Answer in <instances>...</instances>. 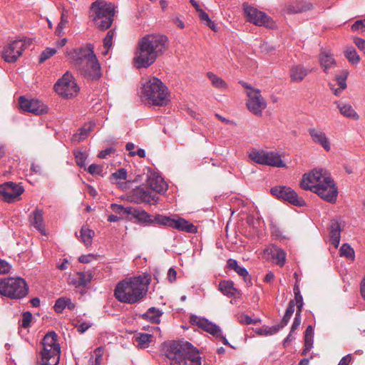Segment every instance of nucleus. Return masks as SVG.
Segmentation results:
<instances>
[{"instance_id": "f257e3e1", "label": "nucleus", "mask_w": 365, "mask_h": 365, "mask_svg": "<svg viewBox=\"0 0 365 365\" xmlns=\"http://www.w3.org/2000/svg\"><path fill=\"white\" fill-rule=\"evenodd\" d=\"M168 48V39L159 34H147L138 42L133 57L135 68H148Z\"/></svg>"}, {"instance_id": "6ab92c4d", "label": "nucleus", "mask_w": 365, "mask_h": 365, "mask_svg": "<svg viewBox=\"0 0 365 365\" xmlns=\"http://www.w3.org/2000/svg\"><path fill=\"white\" fill-rule=\"evenodd\" d=\"M20 108L27 112L41 115L47 112L46 106L41 101L36 99H26L21 96L19 99Z\"/></svg>"}, {"instance_id": "423d86ee", "label": "nucleus", "mask_w": 365, "mask_h": 365, "mask_svg": "<svg viewBox=\"0 0 365 365\" xmlns=\"http://www.w3.org/2000/svg\"><path fill=\"white\" fill-rule=\"evenodd\" d=\"M150 279L138 276L118 283L114 295L120 302L134 304L141 300L147 292V284Z\"/></svg>"}, {"instance_id": "4be33fe9", "label": "nucleus", "mask_w": 365, "mask_h": 365, "mask_svg": "<svg viewBox=\"0 0 365 365\" xmlns=\"http://www.w3.org/2000/svg\"><path fill=\"white\" fill-rule=\"evenodd\" d=\"M43 211L42 209L36 208L29 215L30 224L38 230L41 234L46 235V230L43 217Z\"/></svg>"}, {"instance_id": "5701e85b", "label": "nucleus", "mask_w": 365, "mask_h": 365, "mask_svg": "<svg viewBox=\"0 0 365 365\" xmlns=\"http://www.w3.org/2000/svg\"><path fill=\"white\" fill-rule=\"evenodd\" d=\"M309 133L314 143L319 144L327 151L330 150L329 140L323 131L316 128H310L309 129Z\"/></svg>"}, {"instance_id": "4468645a", "label": "nucleus", "mask_w": 365, "mask_h": 365, "mask_svg": "<svg viewBox=\"0 0 365 365\" xmlns=\"http://www.w3.org/2000/svg\"><path fill=\"white\" fill-rule=\"evenodd\" d=\"M29 38L16 39L6 45L3 51V58L8 63H14L21 56L22 51L30 45Z\"/></svg>"}, {"instance_id": "a18cd8bd", "label": "nucleus", "mask_w": 365, "mask_h": 365, "mask_svg": "<svg viewBox=\"0 0 365 365\" xmlns=\"http://www.w3.org/2000/svg\"><path fill=\"white\" fill-rule=\"evenodd\" d=\"M205 331L215 336H220V329L218 326L208 321L206 327L203 329Z\"/></svg>"}, {"instance_id": "864d4df0", "label": "nucleus", "mask_w": 365, "mask_h": 365, "mask_svg": "<svg viewBox=\"0 0 365 365\" xmlns=\"http://www.w3.org/2000/svg\"><path fill=\"white\" fill-rule=\"evenodd\" d=\"M351 30L354 31L365 32V19L356 21L351 26Z\"/></svg>"}, {"instance_id": "f03ea898", "label": "nucleus", "mask_w": 365, "mask_h": 365, "mask_svg": "<svg viewBox=\"0 0 365 365\" xmlns=\"http://www.w3.org/2000/svg\"><path fill=\"white\" fill-rule=\"evenodd\" d=\"M300 186L311 190L329 202H335L338 190L331 175L324 169H314L304 174Z\"/></svg>"}, {"instance_id": "e2e57ef3", "label": "nucleus", "mask_w": 365, "mask_h": 365, "mask_svg": "<svg viewBox=\"0 0 365 365\" xmlns=\"http://www.w3.org/2000/svg\"><path fill=\"white\" fill-rule=\"evenodd\" d=\"M301 324V312H296L294 322L292 323L291 327V332H293L294 330L298 329Z\"/></svg>"}, {"instance_id": "473e14b6", "label": "nucleus", "mask_w": 365, "mask_h": 365, "mask_svg": "<svg viewBox=\"0 0 365 365\" xmlns=\"http://www.w3.org/2000/svg\"><path fill=\"white\" fill-rule=\"evenodd\" d=\"M319 61L320 64L325 72H327L329 68L335 65V61L332 56L324 51L321 52Z\"/></svg>"}, {"instance_id": "39448f33", "label": "nucleus", "mask_w": 365, "mask_h": 365, "mask_svg": "<svg viewBox=\"0 0 365 365\" xmlns=\"http://www.w3.org/2000/svg\"><path fill=\"white\" fill-rule=\"evenodd\" d=\"M165 354L170 365H201L199 351L190 343L183 340L166 344Z\"/></svg>"}, {"instance_id": "f8f14e48", "label": "nucleus", "mask_w": 365, "mask_h": 365, "mask_svg": "<svg viewBox=\"0 0 365 365\" xmlns=\"http://www.w3.org/2000/svg\"><path fill=\"white\" fill-rule=\"evenodd\" d=\"M249 156L254 162L258 164L277 168H284L286 166L281 159V155L277 152L254 150L250 152Z\"/></svg>"}, {"instance_id": "2eb2a0df", "label": "nucleus", "mask_w": 365, "mask_h": 365, "mask_svg": "<svg viewBox=\"0 0 365 365\" xmlns=\"http://www.w3.org/2000/svg\"><path fill=\"white\" fill-rule=\"evenodd\" d=\"M271 193L277 198L287 201L295 206L303 207L306 204L305 201L299 197L297 192L289 187L275 186L271 189Z\"/></svg>"}, {"instance_id": "aec40b11", "label": "nucleus", "mask_w": 365, "mask_h": 365, "mask_svg": "<svg viewBox=\"0 0 365 365\" xmlns=\"http://www.w3.org/2000/svg\"><path fill=\"white\" fill-rule=\"evenodd\" d=\"M145 185L155 192V195L165 192L168 189V185L163 178L155 173L148 175Z\"/></svg>"}, {"instance_id": "338daca9", "label": "nucleus", "mask_w": 365, "mask_h": 365, "mask_svg": "<svg viewBox=\"0 0 365 365\" xmlns=\"http://www.w3.org/2000/svg\"><path fill=\"white\" fill-rule=\"evenodd\" d=\"M91 327V323L88 322H81L78 326H76L77 330L79 333L83 334L86 331H87Z\"/></svg>"}, {"instance_id": "4d7b16f0", "label": "nucleus", "mask_w": 365, "mask_h": 365, "mask_svg": "<svg viewBox=\"0 0 365 365\" xmlns=\"http://www.w3.org/2000/svg\"><path fill=\"white\" fill-rule=\"evenodd\" d=\"M238 321L242 324H252L255 323V321L250 317L244 314H241L238 316Z\"/></svg>"}, {"instance_id": "6e6552de", "label": "nucleus", "mask_w": 365, "mask_h": 365, "mask_svg": "<svg viewBox=\"0 0 365 365\" xmlns=\"http://www.w3.org/2000/svg\"><path fill=\"white\" fill-rule=\"evenodd\" d=\"M61 346L58 336L54 331L47 333L42 340V349L39 353V365H58L60 360Z\"/></svg>"}, {"instance_id": "5fc2aeb1", "label": "nucleus", "mask_w": 365, "mask_h": 365, "mask_svg": "<svg viewBox=\"0 0 365 365\" xmlns=\"http://www.w3.org/2000/svg\"><path fill=\"white\" fill-rule=\"evenodd\" d=\"M31 319H32V314L31 312H25L24 314H23V317H22V321H21V326L24 327V328H27L31 322Z\"/></svg>"}, {"instance_id": "603ef678", "label": "nucleus", "mask_w": 365, "mask_h": 365, "mask_svg": "<svg viewBox=\"0 0 365 365\" xmlns=\"http://www.w3.org/2000/svg\"><path fill=\"white\" fill-rule=\"evenodd\" d=\"M66 298L65 297H61V298H59L56 301V303L54 304V310L57 312V313H61L63 311V309L66 307Z\"/></svg>"}, {"instance_id": "c85d7f7f", "label": "nucleus", "mask_w": 365, "mask_h": 365, "mask_svg": "<svg viewBox=\"0 0 365 365\" xmlns=\"http://www.w3.org/2000/svg\"><path fill=\"white\" fill-rule=\"evenodd\" d=\"M314 342V329L312 325H309L304 332V348L302 352V355H306L312 348Z\"/></svg>"}, {"instance_id": "f704fd0d", "label": "nucleus", "mask_w": 365, "mask_h": 365, "mask_svg": "<svg viewBox=\"0 0 365 365\" xmlns=\"http://www.w3.org/2000/svg\"><path fill=\"white\" fill-rule=\"evenodd\" d=\"M153 337L150 334L138 333L135 336V341L140 348H146L151 342Z\"/></svg>"}, {"instance_id": "bf43d9fd", "label": "nucleus", "mask_w": 365, "mask_h": 365, "mask_svg": "<svg viewBox=\"0 0 365 365\" xmlns=\"http://www.w3.org/2000/svg\"><path fill=\"white\" fill-rule=\"evenodd\" d=\"M293 300H294V304L297 308V312H302L304 305L303 297L302 294L294 296V299Z\"/></svg>"}, {"instance_id": "0e129e2a", "label": "nucleus", "mask_w": 365, "mask_h": 365, "mask_svg": "<svg viewBox=\"0 0 365 365\" xmlns=\"http://www.w3.org/2000/svg\"><path fill=\"white\" fill-rule=\"evenodd\" d=\"M96 356V364L100 365L101 357L103 354V348L102 346L98 347L94 351Z\"/></svg>"}, {"instance_id": "dca6fc26", "label": "nucleus", "mask_w": 365, "mask_h": 365, "mask_svg": "<svg viewBox=\"0 0 365 365\" xmlns=\"http://www.w3.org/2000/svg\"><path fill=\"white\" fill-rule=\"evenodd\" d=\"M131 201L136 203H148L153 205L156 203L159 199L155 192L152 191L145 183L142 184L132 190Z\"/></svg>"}, {"instance_id": "8fccbe9b", "label": "nucleus", "mask_w": 365, "mask_h": 365, "mask_svg": "<svg viewBox=\"0 0 365 365\" xmlns=\"http://www.w3.org/2000/svg\"><path fill=\"white\" fill-rule=\"evenodd\" d=\"M56 53V48H47L45 49L41 53L39 57V62L43 63L47 59H48L50 57L53 56Z\"/></svg>"}, {"instance_id": "7ed1b4c3", "label": "nucleus", "mask_w": 365, "mask_h": 365, "mask_svg": "<svg viewBox=\"0 0 365 365\" xmlns=\"http://www.w3.org/2000/svg\"><path fill=\"white\" fill-rule=\"evenodd\" d=\"M66 55L76 68L86 78L92 81L101 78V66L91 44L84 48L67 51Z\"/></svg>"}, {"instance_id": "ea45409f", "label": "nucleus", "mask_w": 365, "mask_h": 365, "mask_svg": "<svg viewBox=\"0 0 365 365\" xmlns=\"http://www.w3.org/2000/svg\"><path fill=\"white\" fill-rule=\"evenodd\" d=\"M207 77L211 81L213 86L217 88H225L227 87V83L224 81V80L215 75L212 73H207Z\"/></svg>"}, {"instance_id": "09e8293b", "label": "nucleus", "mask_w": 365, "mask_h": 365, "mask_svg": "<svg viewBox=\"0 0 365 365\" xmlns=\"http://www.w3.org/2000/svg\"><path fill=\"white\" fill-rule=\"evenodd\" d=\"M73 154L75 155V159L76 164L81 167L83 168L85 166V162L87 158V155L85 153L81 152L80 150H75L73 152Z\"/></svg>"}, {"instance_id": "c9c22d12", "label": "nucleus", "mask_w": 365, "mask_h": 365, "mask_svg": "<svg viewBox=\"0 0 365 365\" xmlns=\"http://www.w3.org/2000/svg\"><path fill=\"white\" fill-rule=\"evenodd\" d=\"M93 124L89 123L88 124H85L82 128L78 130V132L73 135V140L80 142L84 140L90 133L91 128Z\"/></svg>"}, {"instance_id": "72a5a7b5", "label": "nucleus", "mask_w": 365, "mask_h": 365, "mask_svg": "<svg viewBox=\"0 0 365 365\" xmlns=\"http://www.w3.org/2000/svg\"><path fill=\"white\" fill-rule=\"evenodd\" d=\"M311 5L302 2H297L286 7V12L289 14L306 11L311 9Z\"/></svg>"}, {"instance_id": "680f3d73", "label": "nucleus", "mask_w": 365, "mask_h": 365, "mask_svg": "<svg viewBox=\"0 0 365 365\" xmlns=\"http://www.w3.org/2000/svg\"><path fill=\"white\" fill-rule=\"evenodd\" d=\"M11 268V266L5 260L0 259V274L8 273Z\"/></svg>"}, {"instance_id": "b1692460", "label": "nucleus", "mask_w": 365, "mask_h": 365, "mask_svg": "<svg viewBox=\"0 0 365 365\" xmlns=\"http://www.w3.org/2000/svg\"><path fill=\"white\" fill-rule=\"evenodd\" d=\"M140 224L149 225L153 224V215L140 208L132 207L130 215Z\"/></svg>"}, {"instance_id": "0eeeda50", "label": "nucleus", "mask_w": 365, "mask_h": 365, "mask_svg": "<svg viewBox=\"0 0 365 365\" xmlns=\"http://www.w3.org/2000/svg\"><path fill=\"white\" fill-rule=\"evenodd\" d=\"M113 4L103 0H96L91 4L90 18L95 26L101 30L109 29L115 16Z\"/></svg>"}, {"instance_id": "412c9836", "label": "nucleus", "mask_w": 365, "mask_h": 365, "mask_svg": "<svg viewBox=\"0 0 365 365\" xmlns=\"http://www.w3.org/2000/svg\"><path fill=\"white\" fill-rule=\"evenodd\" d=\"M264 255L268 259H272L276 264L280 267L283 266L286 262L285 252L275 245H272L267 247L264 250Z\"/></svg>"}, {"instance_id": "393cba45", "label": "nucleus", "mask_w": 365, "mask_h": 365, "mask_svg": "<svg viewBox=\"0 0 365 365\" xmlns=\"http://www.w3.org/2000/svg\"><path fill=\"white\" fill-rule=\"evenodd\" d=\"M93 274L90 271L79 272L71 279V283L76 287H86L91 281Z\"/></svg>"}, {"instance_id": "a19ab883", "label": "nucleus", "mask_w": 365, "mask_h": 365, "mask_svg": "<svg viewBox=\"0 0 365 365\" xmlns=\"http://www.w3.org/2000/svg\"><path fill=\"white\" fill-rule=\"evenodd\" d=\"M113 36H114V31L113 29H111L107 33L106 37L103 39V46H104L105 51H103L102 53L104 56L108 54L110 48L112 46Z\"/></svg>"}, {"instance_id": "a878e982", "label": "nucleus", "mask_w": 365, "mask_h": 365, "mask_svg": "<svg viewBox=\"0 0 365 365\" xmlns=\"http://www.w3.org/2000/svg\"><path fill=\"white\" fill-rule=\"evenodd\" d=\"M172 227L188 233H196L197 232L196 226L180 217L173 219Z\"/></svg>"}, {"instance_id": "bb28decb", "label": "nucleus", "mask_w": 365, "mask_h": 365, "mask_svg": "<svg viewBox=\"0 0 365 365\" xmlns=\"http://www.w3.org/2000/svg\"><path fill=\"white\" fill-rule=\"evenodd\" d=\"M330 241L331 243L337 247L340 242L341 226L338 221L332 220L330 225Z\"/></svg>"}, {"instance_id": "a211bd4d", "label": "nucleus", "mask_w": 365, "mask_h": 365, "mask_svg": "<svg viewBox=\"0 0 365 365\" xmlns=\"http://www.w3.org/2000/svg\"><path fill=\"white\" fill-rule=\"evenodd\" d=\"M247 95L248 96L247 106L249 110L255 115H260L267 106V103L262 98L260 91L252 90L247 91Z\"/></svg>"}, {"instance_id": "cd10ccee", "label": "nucleus", "mask_w": 365, "mask_h": 365, "mask_svg": "<svg viewBox=\"0 0 365 365\" xmlns=\"http://www.w3.org/2000/svg\"><path fill=\"white\" fill-rule=\"evenodd\" d=\"M309 70L302 66L297 65L292 66L290 70V77L294 82L302 81L308 74Z\"/></svg>"}, {"instance_id": "2f4dec72", "label": "nucleus", "mask_w": 365, "mask_h": 365, "mask_svg": "<svg viewBox=\"0 0 365 365\" xmlns=\"http://www.w3.org/2000/svg\"><path fill=\"white\" fill-rule=\"evenodd\" d=\"M219 289L223 294L228 297H234L236 293L238 292L237 289L234 287V284L232 281L224 280L220 282Z\"/></svg>"}, {"instance_id": "3c124183", "label": "nucleus", "mask_w": 365, "mask_h": 365, "mask_svg": "<svg viewBox=\"0 0 365 365\" xmlns=\"http://www.w3.org/2000/svg\"><path fill=\"white\" fill-rule=\"evenodd\" d=\"M240 276L244 278V280L245 282L249 284V285H251L252 284V282H251V279H250V277L248 274V272L247 270L244 268V267H242L240 266H238L237 269H235V270Z\"/></svg>"}, {"instance_id": "58836bf2", "label": "nucleus", "mask_w": 365, "mask_h": 365, "mask_svg": "<svg viewBox=\"0 0 365 365\" xmlns=\"http://www.w3.org/2000/svg\"><path fill=\"white\" fill-rule=\"evenodd\" d=\"M344 55L348 61L352 64H357L360 61V57L356 51L353 47H347L344 51Z\"/></svg>"}, {"instance_id": "13d9d810", "label": "nucleus", "mask_w": 365, "mask_h": 365, "mask_svg": "<svg viewBox=\"0 0 365 365\" xmlns=\"http://www.w3.org/2000/svg\"><path fill=\"white\" fill-rule=\"evenodd\" d=\"M347 72H344L343 75L336 77V80L340 87V89H345L346 88V80L347 78Z\"/></svg>"}, {"instance_id": "1a4fd4ad", "label": "nucleus", "mask_w": 365, "mask_h": 365, "mask_svg": "<svg viewBox=\"0 0 365 365\" xmlns=\"http://www.w3.org/2000/svg\"><path fill=\"white\" fill-rule=\"evenodd\" d=\"M143 93L153 106H163L169 101L168 88L155 77L151 78L143 85Z\"/></svg>"}, {"instance_id": "4c0bfd02", "label": "nucleus", "mask_w": 365, "mask_h": 365, "mask_svg": "<svg viewBox=\"0 0 365 365\" xmlns=\"http://www.w3.org/2000/svg\"><path fill=\"white\" fill-rule=\"evenodd\" d=\"M174 218L162 215H156L153 216V224L156 223L160 225H164L172 227Z\"/></svg>"}, {"instance_id": "052dcab7", "label": "nucleus", "mask_w": 365, "mask_h": 365, "mask_svg": "<svg viewBox=\"0 0 365 365\" xmlns=\"http://www.w3.org/2000/svg\"><path fill=\"white\" fill-rule=\"evenodd\" d=\"M112 176L115 179L125 180L127 178V172L125 169L120 168L115 173H113Z\"/></svg>"}, {"instance_id": "c756f323", "label": "nucleus", "mask_w": 365, "mask_h": 365, "mask_svg": "<svg viewBox=\"0 0 365 365\" xmlns=\"http://www.w3.org/2000/svg\"><path fill=\"white\" fill-rule=\"evenodd\" d=\"M337 107L340 113L344 116L357 120L359 119V115L349 104L338 103Z\"/></svg>"}, {"instance_id": "de8ad7c7", "label": "nucleus", "mask_w": 365, "mask_h": 365, "mask_svg": "<svg viewBox=\"0 0 365 365\" xmlns=\"http://www.w3.org/2000/svg\"><path fill=\"white\" fill-rule=\"evenodd\" d=\"M190 323L192 324H195L197 325L198 327L201 328V329H204L207 322H208V320L205 319V318H201V317H199L196 315H192L190 317Z\"/></svg>"}, {"instance_id": "6e6d98bb", "label": "nucleus", "mask_w": 365, "mask_h": 365, "mask_svg": "<svg viewBox=\"0 0 365 365\" xmlns=\"http://www.w3.org/2000/svg\"><path fill=\"white\" fill-rule=\"evenodd\" d=\"M88 171L92 175H100L103 172V167L97 164H91L88 167Z\"/></svg>"}, {"instance_id": "7c9ffc66", "label": "nucleus", "mask_w": 365, "mask_h": 365, "mask_svg": "<svg viewBox=\"0 0 365 365\" xmlns=\"http://www.w3.org/2000/svg\"><path fill=\"white\" fill-rule=\"evenodd\" d=\"M163 312L155 307H150L142 315V318L151 323L158 324L160 322V317Z\"/></svg>"}, {"instance_id": "ddd939ff", "label": "nucleus", "mask_w": 365, "mask_h": 365, "mask_svg": "<svg viewBox=\"0 0 365 365\" xmlns=\"http://www.w3.org/2000/svg\"><path fill=\"white\" fill-rule=\"evenodd\" d=\"M245 16L247 21L256 26H264L269 29L274 27V23L264 12L247 4H243Z\"/></svg>"}, {"instance_id": "79ce46f5", "label": "nucleus", "mask_w": 365, "mask_h": 365, "mask_svg": "<svg viewBox=\"0 0 365 365\" xmlns=\"http://www.w3.org/2000/svg\"><path fill=\"white\" fill-rule=\"evenodd\" d=\"M339 252L341 256H344L351 260L354 259V251L353 248L348 244L342 245L339 250Z\"/></svg>"}, {"instance_id": "e433bc0d", "label": "nucleus", "mask_w": 365, "mask_h": 365, "mask_svg": "<svg viewBox=\"0 0 365 365\" xmlns=\"http://www.w3.org/2000/svg\"><path fill=\"white\" fill-rule=\"evenodd\" d=\"M93 236V230L89 229L87 226L82 227L81 230V240L86 246H88L91 244Z\"/></svg>"}, {"instance_id": "9b49d317", "label": "nucleus", "mask_w": 365, "mask_h": 365, "mask_svg": "<svg viewBox=\"0 0 365 365\" xmlns=\"http://www.w3.org/2000/svg\"><path fill=\"white\" fill-rule=\"evenodd\" d=\"M54 90L62 98H71L78 94L79 87L73 75L67 71L55 83Z\"/></svg>"}, {"instance_id": "69168bd1", "label": "nucleus", "mask_w": 365, "mask_h": 365, "mask_svg": "<svg viewBox=\"0 0 365 365\" xmlns=\"http://www.w3.org/2000/svg\"><path fill=\"white\" fill-rule=\"evenodd\" d=\"M354 42L359 49L365 53V40L361 38H354Z\"/></svg>"}, {"instance_id": "49530a36", "label": "nucleus", "mask_w": 365, "mask_h": 365, "mask_svg": "<svg viewBox=\"0 0 365 365\" xmlns=\"http://www.w3.org/2000/svg\"><path fill=\"white\" fill-rule=\"evenodd\" d=\"M205 331L215 336H220V329L218 326L208 321L206 327L203 329Z\"/></svg>"}, {"instance_id": "20e7f679", "label": "nucleus", "mask_w": 365, "mask_h": 365, "mask_svg": "<svg viewBox=\"0 0 365 365\" xmlns=\"http://www.w3.org/2000/svg\"><path fill=\"white\" fill-rule=\"evenodd\" d=\"M66 55L76 68L86 78L92 81L101 78V66L91 44L84 48L67 51Z\"/></svg>"}, {"instance_id": "37998d69", "label": "nucleus", "mask_w": 365, "mask_h": 365, "mask_svg": "<svg viewBox=\"0 0 365 365\" xmlns=\"http://www.w3.org/2000/svg\"><path fill=\"white\" fill-rule=\"evenodd\" d=\"M110 208L114 212H115L117 214L127 215H130V212L132 210V207H123L120 205H118V204H115V203L111 204Z\"/></svg>"}, {"instance_id": "774afa93", "label": "nucleus", "mask_w": 365, "mask_h": 365, "mask_svg": "<svg viewBox=\"0 0 365 365\" xmlns=\"http://www.w3.org/2000/svg\"><path fill=\"white\" fill-rule=\"evenodd\" d=\"M177 272L174 268H170L168 272V279L170 282H173L176 279Z\"/></svg>"}, {"instance_id": "9d476101", "label": "nucleus", "mask_w": 365, "mask_h": 365, "mask_svg": "<svg viewBox=\"0 0 365 365\" xmlns=\"http://www.w3.org/2000/svg\"><path fill=\"white\" fill-rule=\"evenodd\" d=\"M29 292V287L24 279L17 277L0 278V294L11 299H20Z\"/></svg>"}, {"instance_id": "f3484780", "label": "nucleus", "mask_w": 365, "mask_h": 365, "mask_svg": "<svg viewBox=\"0 0 365 365\" xmlns=\"http://www.w3.org/2000/svg\"><path fill=\"white\" fill-rule=\"evenodd\" d=\"M24 191L23 186L13 182H6L0 185V195L7 202H12L19 200Z\"/></svg>"}, {"instance_id": "c03bdc74", "label": "nucleus", "mask_w": 365, "mask_h": 365, "mask_svg": "<svg viewBox=\"0 0 365 365\" xmlns=\"http://www.w3.org/2000/svg\"><path fill=\"white\" fill-rule=\"evenodd\" d=\"M255 332L260 336L272 335L278 332V327L272 326L271 327L258 328L256 329Z\"/></svg>"}]
</instances>
